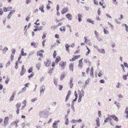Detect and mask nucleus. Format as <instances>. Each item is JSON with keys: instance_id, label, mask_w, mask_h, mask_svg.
Returning <instances> with one entry per match:
<instances>
[{"instance_id": "nucleus-38", "label": "nucleus", "mask_w": 128, "mask_h": 128, "mask_svg": "<svg viewBox=\"0 0 128 128\" xmlns=\"http://www.w3.org/2000/svg\"><path fill=\"white\" fill-rule=\"evenodd\" d=\"M15 12V10H11L10 11V12L9 13V14L11 16L12 15V14H14V12Z\"/></svg>"}, {"instance_id": "nucleus-26", "label": "nucleus", "mask_w": 128, "mask_h": 128, "mask_svg": "<svg viewBox=\"0 0 128 128\" xmlns=\"http://www.w3.org/2000/svg\"><path fill=\"white\" fill-rule=\"evenodd\" d=\"M86 47L87 49L88 50V52L86 54V55L87 56L88 54L90 52V49L88 48L86 46Z\"/></svg>"}, {"instance_id": "nucleus-39", "label": "nucleus", "mask_w": 128, "mask_h": 128, "mask_svg": "<svg viewBox=\"0 0 128 128\" xmlns=\"http://www.w3.org/2000/svg\"><path fill=\"white\" fill-rule=\"evenodd\" d=\"M128 74H127L126 75H123V78L124 80H126L127 79V77L128 76Z\"/></svg>"}, {"instance_id": "nucleus-41", "label": "nucleus", "mask_w": 128, "mask_h": 128, "mask_svg": "<svg viewBox=\"0 0 128 128\" xmlns=\"http://www.w3.org/2000/svg\"><path fill=\"white\" fill-rule=\"evenodd\" d=\"M76 59H77V58L76 57V56H75L71 60L70 59V60L71 61H74Z\"/></svg>"}, {"instance_id": "nucleus-57", "label": "nucleus", "mask_w": 128, "mask_h": 128, "mask_svg": "<svg viewBox=\"0 0 128 128\" xmlns=\"http://www.w3.org/2000/svg\"><path fill=\"white\" fill-rule=\"evenodd\" d=\"M25 125H26V124H25V123L24 122L22 123V128H24V127H25Z\"/></svg>"}, {"instance_id": "nucleus-22", "label": "nucleus", "mask_w": 128, "mask_h": 128, "mask_svg": "<svg viewBox=\"0 0 128 128\" xmlns=\"http://www.w3.org/2000/svg\"><path fill=\"white\" fill-rule=\"evenodd\" d=\"M122 25L123 26H125L126 31L128 33V26L125 24H123Z\"/></svg>"}, {"instance_id": "nucleus-54", "label": "nucleus", "mask_w": 128, "mask_h": 128, "mask_svg": "<svg viewBox=\"0 0 128 128\" xmlns=\"http://www.w3.org/2000/svg\"><path fill=\"white\" fill-rule=\"evenodd\" d=\"M9 78H6L5 81V82L6 84H8V82H9Z\"/></svg>"}, {"instance_id": "nucleus-55", "label": "nucleus", "mask_w": 128, "mask_h": 128, "mask_svg": "<svg viewBox=\"0 0 128 128\" xmlns=\"http://www.w3.org/2000/svg\"><path fill=\"white\" fill-rule=\"evenodd\" d=\"M99 82L101 83H104L105 81L104 80L102 79L100 80Z\"/></svg>"}, {"instance_id": "nucleus-36", "label": "nucleus", "mask_w": 128, "mask_h": 128, "mask_svg": "<svg viewBox=\"0 0 128 128\" xmlns=\"http://www.w3.org/2000/svg\"><path fill=\"white\" fill-rule=\"evenodd\" d=\"M64 74H62L60 76V80H62L63 78L65 76L64 75Z\"/></svg>"}, {"instance_id": "nucleus-50", "label": "nucleus", "mask_w": 128, "mask_h": 128, "mask_svg": "<svg viewBox=\"0 0 128 128\" xmlns=\"http://www.w3.org/2000/svg\"><path fill=\"white\" fill-rule=\"evenodd\" d=\"M56 51H54V54H53V57L54 58H55L56 57Z\"/></svg>"}, {"instance_id": "nucleus-1", "label": "nucleus", "mask_w": 128, "mask_h": 128, "mask_svg": "<svg viewBox=\"0 0 128 128\" xmlns=\"http://www.w3.org/2000/svg\"><path fill=\"white\" fill-rule=\"evenodd\" d=\"M109 116H109V115H108V117L106 118V119L104 120V122H108L109 120H110V121L109 122L110 124L112 126H114V122L111 119Z\"/></svg>"}, {"instance_id": "nucleus-40", "label": "nucleus", "mask_w": 128, "mask_h": 128, "mask_svg": "<svg viewBox=\"0 0 128 128\" xmlns=\"http://www.w3.org/2000/svg\"><path fill=\"white\" fill-rule=\"evenodd\" d=\"M113 2V4L115 5H116L118 4V2H116V0H112Z\"/></svg>"}, {"instance_id": "nucleus-12", "label": "nucleus", "mask_w": 128, "mask_h": 128, "mask_svg": "<svg viewBox=\"0 0 128 128\" xmlns=\"http://www.w3.org/2000/svg\"><path fill=\"white\" fill-rule=\"evenodd\" d=\"M74 64L70 63L69 64V68L70 71L73 72V70Z\"/></svg>"}, {"instance_id": "nucleus-51", "label": "nucleus", "mask_w": 128, "mask_h": 128, "mask_svg": "<svg viewBox=\"0 0 128 128\" xmlns=\"http://www.w3.org/2000/svg\"><path fill=\"white\" fill-rule=\"evenodd\" d=\"M99 3L102 6V8H105V6H103V4L101 2H99Z\"/></svg>"}, {"instance_id": "nucleus-34", "label": "nucleus", "mask_w": 128, "mask_h": 128, "mask_svg": "<svg viewBox=\"0 0 128 128\" xmlns=\"http://www.w3.org/2000/svg\"><path fill=\"white\" fill-rule=\"evenodd\" d=\"M26 88L25 87H24L22 89V90L21 91L20 93L24 92L26 90Z\"/></svg>"}, {"instance_id": "nucleus-48", "label": "nucleus", "mask_w": 128, "mask_h": 128, "mask_svg": "<svg viewBox=\"0 0 128 128\" xmlns=\"http://www.w3.org/2000/svg\"><path fill=\"white\" fill-rule=\"evenodd\" d=\"M12 54H15V52H16V50L15 49H12Z\"/></svg>"}, {"instance_id": "nucleus-3", "label": "nucleus", "mask_w": 128, "mask_h": 128, "mask_svg": "<svg viewBox=\"0 0 128 128\" xmlns=\"http://www.w3.org/2000/svg\"><path fill=\"white\" fill-rule=\"evenodd\" d=\"M60 120H58L56 121H55L54 122L53 124V128H58V124L60 122Z\"/></svg>"}, {"instance_id": "nucleus-8", "label": "nucleus", "mask_w": 128, "mask_h": 128, "mask_svg": "<svg viewBox=\"0 0 128 128\" xmlns=\"http://www.w3.org/2000/svg\"><path fill=\"white\" fill-rule=\"evenodd\" d=\"M44 64L46 66H48L50 64V60H47L46 61H44Z\"/></svg>"}, {"instance_id": "nucleus-31", "label": "nucleus", "mask_w": 128, "mask_h": 128, "mask_svg": "<svg viewBox=\"0 0 128 128\" xmlns=\"http://www.w3.org/2000/svg\"><path fill=\"white\" fill-rule=\"evenodd\" d=\"M54 82L55 85L56 86L57 85V79H54Z\"/></svg>"}, {"instance_id": "nucleus-61", "label": "nucleus", "mask_w": 128, "mask_h": 128, "mask_svg": "<svg viewBox=\"0 0 128 128\" xmlns=\"http://www.w3.org/2000/svg\"><path fill=\"white\" fill-rule=\"evenodd\" d=\"M96 123H99V119L98 118H96Z\"/></svg>"}, {"instance_id": "nucleus-64", "label": "nucleus", "mask_w": 128, "mask_h": 128, "mask_svg": "<svg viewBox=\"0 0 128 128\" xmlns=\"http://www.w3.org/2000/svg\"><path fill=\"white\" fill-rule=\"evenodd\" d=\"M121 127L122 126H118V125H116L115 126V128H121Z\"/></svg>"}, {"instance_id": "nucleus-42", "label": "nucleus", "mask_w": 128, "mask_h": 128, "mask_svg": "<svg viewBox=\"0 0 128 128\" xmlns=\"http://www.w3.org/2000/svg\"><path fill=\"white\" fill-rule=\"evenodd\" d=\"M32 71V68H30L28 70V72L29 73L31 72Z\"/></svg>"}, {"instance_id": "nucleus-5", "label": "nucleus", "mask_w": 128, "mask_h": 128, "mask_svg": "<svg viewBox=\"0 0 128 128\" xmlns=\"http://www.w3.org/2000/svg\"><path fill=\"white\" fill-rule=\"evenodd\" d=\"M24 65L22 66V70L20 73L21 76L23 75L26 72V70L25 68H24Z\"/></svg>"}, {"instance_id": "nucleus-30", "label": "nucleus", "mask_w": 128, "mask_h": 128, "mask_svg": "<svg viewBox=\"0 0 128 128\" xmlns=\"http://www.w3.org/2000/svg\"><path fill=\"white\" fill-rule=\"evenodd\" d=\"M84 62L86 63H88V64H90L91 63V62L88 60V59H87L85 60Z\"/></svg>"}, {"instance_id": "nucleus-56", "label": "nucleus", "mask_w": 128, "mask_h": 128, "mask_svg": "<svg viewBox=\"0 0 128 128\" xmlns=\"http://www.w3.org/2000/svg\"><path fill=\"white\" fill-rule=\"evenodd\" d=\"M124 65L125 67L128 68V64L127 63L124 62Z\"/></svg>"}, {"instance_id": "nucleus-10", "label": "nucleus", "mask_w": 128, "mask_h": 128, "mask_svg": "<svg viewBox=\"0 0 128 128\" xmlns=\"http://www.w3.org/2000/svg\"><path fill=\"white\" fill-rule=\"evenodd\" d=\"M66 64V62H63L62 64H61L60 63L59 64V65L61 66L62 67L61 68L62 70H64L65 68V66Z\"/></svg>"}, {"instance_id": "nucleus-37", "label": "nucleus", "mask_w": 128, "mask_h": 128, "mask_svg": "<svg viewBox=\"0 0 128 128\" xmlns=\"http://www.w3.org/2000/svg\"><path fill=\"white\" fill-rule=\"evenodd\" d=\"M40 52H37V55L38 56V55L40 56L41 57H42L43 56L42 54V53H40L39 54Z\"/></svg>"}, {"instance_id": "nucleus-15", "label": "nucleus", "mask_w": 128, "mask_h": 128, "mask_svg": "<svg viewBox=\"0 0 128 128\" xmlns=\"http://www.w3.org/2000/svg\"><path fill=\"white\" fill-rule=\"evenodd\" d=\"M31 46H33L34 48H36L38 46V44L37 43H34L33 42L31 43Z\"/></svg>"}, {"instance_id": "nucleus-6", "label": "nucleus", "mask_w": 128, "mask_h": 128, "mask_svg": "<svg viewBox=\"0 0 128 128\" xmlns=\"http://www.w3.org/2000/svg\"><path fill=\"white\" fill-rule=\"evenodd\" d=\"M8 117H6L4 120V126L8 124Z\"/></svg>"}, {"instance_id": "nucleus-58", "label": "nucleus", "mask_w": 128, "mask_h": 128, "mask_svg": "<svg viewBox=\"0 0 128 128\" xmlns=\"http://www.w3.org/2000/svg\"><path fill=\"white\" fill-rule=\"evenodd\" d=\"M98 116L100 117H101V112L100 111H98Z\"/></svg>"}, {"instance_id": "nucleus-43", "label": "nucleus", "mask_w": 128, "mask_h": 128, "mask_svg": "<svg viewBox=\"0 0 128 128\" xmlns=\"http://www.w3.org/2000/svg\"><path fill=\"white\" fill-rule=\"evenodd\" d=\"M31 2V0H26V4H28Z\"/></svg>"}, {"instance_id": "nucleus-49", "label": "nucleus", "mask_w": 128, "mask_h": 128, "mask_svg": "<svg viewBox=\"0 0 128 128\" xmlns=\"http://www.w3.org/2000/svg\"><path fill=\"white\" fill-rule=\"evenodd\" d=\"M43 28L42 26L41 27L39 26L38 27V28H37V29H38V30L39 31L42 30V28Z\"/></svg>"}, {"instance_id": "nucleus-46", "label": "nucleus", "mask_w": 128, "mask_h": 128, "mask_svg": "<svg viewBox=\"0 0 128 128\" xmlns=\"http://www.w3.org/2000/svg\"><path fill=\"white\" fill-rule=\"evenodd\" d=\"M97 12H98V15L99 16H100V8H98V10Z\"/></svg>"}, {"instance_id": "nucleus-4", "label": "nucleus", "mask_w": 128, "mask_h": 128, "mask_svg": "<svg viewBox=\"0 0 128 128\" xmlns=\"http://www.w3.org/2000/svg\"><path fill=\"white\" fill-rule=\"evenodd\" d=\"M45 90V86L44 85H43L40 88V94L41 95V94H44Z\"/></svg>"}, {"instance_id": "nucleus-60", "label": "nucleus", "mask_w": 128, "mask_h": 128, "mask_svg": "<svg viewBox=\"0 0 128 128\" xmlns=\"http://www.w3.org/2000/svg\"><path fill=\"white\" fill-rule=\"evenodd\" d=\"M76 122V120L73 119V120H71L70 122L72 123H75Z\"/></svg>"}, {"instance_id": "nucleus-20", "label": "nucleus", "mask_w": 128, "mask_h": 128, "mask_svg": "<svg viewBox=\"0 0 128 128\" xmlns=\"http://www.w3.org/2000/svg\"><path fill=\"white\" fill-rule=\"evenodd\" d=\"M60 60L61 59L60 56H57L56 60L55 62L56 63H58Z\"/></svg>"}, {"instance_id": "nucleus-59", "label": "nucleus", "mask_w": 128, "mask_h": 128, "mask_svg": "<svg viewBox=\"0 0 128 128\" xmlns=\"http://www.w3.org/2000/svg\"><path fill=\"white\" fill-rule=\"evenodd\" d=\"M3 13V12L1 8H0V15H2Z\"/></svg>"}, {"instance_id": "nucleus-28", "label": "nucleus", "mask_w": 128, "mask_h": 128, "mask_svg": "<svg viewBox=\"0 0 128 128\" xmlns=\"http://www.w3.org/2000/svg\"><path fill=\"white\" fill-rule=\"evenodd\" d=\"M21 104L20 103H18L16 105V106L17 108L19 109L20 107V106Z\"/></svg>"}, {"instance_id": "nucleus-21", "label": "nucleus", "mask_w": 128, "mask_h": 128, "mask_svg": "<svg viewBox=\"0 0 128 128\" xmlns=\"http://www.w3.org/2000/svg\"><path fill=\"white\" fill-rule=\"evenodd\" d=\"M21 54V55H22V56H26L27 55L26 53H24L23 48H22V49Z\"/></svg>"}, {"instance_id": "nucleus-19", "label": "nucleus", "mask_w": 128, "mask_h": 128, "mask_svg": "<svg viewBox=\"0 0 128 128\" xmlns=\"http://www.w3.org/2000/svg\"><path fill=\"white\" fill-rule=\"evenodd\" d=\"M110 44H111V46L112 48H114L115 46V42H114L113 41H111L110 42Z\"/></svg>"}, {"instance_id": "nucleus-25", "label": "nucleus", "mask_w": 128, "mask_h": 128, "mask_svg": "<svg viewBox=\"0 0 128 128\" xmlns=\"http://www.w3.org/2000/svg\"><path fill=\"white\" fill-rule=\"evenodd\" d=\"M41 66V64L40 63H38L36 65V67L37 68L38 70H40V68Z\"/></svg>"}, {"instance_id": "nucleus-27", "label": "nucleus", "mask_w": 128, "mask_h": 128, "mask_svg": "<svg viewBox=\"0 0 128 128\" xmlns=\"http://www.w3.org/2000/svg\"><path fill=\"white\" fill-rule=\"evenodd\" d=\"M18 121L17 120L15 121H14L12 122L11 124H10L11 126H13L16 123H18Z\"/></svg>"}, {"instance_id": "nucleus-53", "label": "nucleus", "mask_w": 128, "mask_h": 128, "mask_svg": "<svg viewBox=\"0 0 128 128\" xmlns=\"http://www.w3.org/2000/svg\"><path fill=\"white\" fill-rule=\"evenodd\" d=\"M3 10L4 12H7L8 11L7 8L5 7H4L3 8Z\"/></svg>"}, {"instance_id": "nucleus-33", "label": "nucleus", "mask_w": 128, "mask_h": 128, "mask_svg": "<svg viewBox=\"0 0 128 128\" xmlns=\"http://www.w3.org/2000/svg\"><path fill=\"white\" fill-rule=\"evenodd\" d=\"M18 61H16V62L15 64L16 65L15 66V68L16 69H17L18 68Z\"/></svg>"}, {"instance_id": "nucleus-14", "label": "nucleus", "mask_w": 128, "mask_h": 128, "mask_svg": "<svg viewBox=\"0 0 128 128\" xmlns=\"http://www.w3.org/2000/svg\"><path fill=\"white\" fill-rule=\"evenodd\" d=\"M68 116H66L65 118V124L66 125H68L69 124V121L68 120Z\"/></svg>"}, {"instance_id": "nucleus-45", "label": "nucleus", "mask_w": 128, "mask_h": 128, "mask_svg": "<svg viewBox=\"0 0 128 128\" xmlns=\"http://www.w3.org/2000/svg\"><path fill=\"white\" fill-rule=\"evenodd\" d=\"M104 34H108V31L106 30L104 28Z\"/></svg>"}, {"instance_id": "nucleus-63", "label": "nucleus", "mask_w": 128, "mask_h": 128, "mask_svg": "<svg viewBox=\"0 0 128 128\" xmlns=\"http://www.w3.org/2000/svg\"><path fill=\"white\" fill-rule=\"evenodd\" d=\"M37 100V98H34L33 99H32L31 100L32 102H34V101L36 100Z\"/></svg>"}, {"instance_id": "nucleus-13", "label": "nucleus", "mask_w": 128, "mask_h": 128, "mask_svg": "<svg viewBox=\"0 0 128 128\" xmlns=\"http://www.w3.org/2000/svg\"><path fill=\"white\" fill-rule=\"evenodd\" d=\"M78 20L79 22H80L82 20L81 18L82 17V16L81 14L79 13L78 14Z\"/></svg>"}, {"instance_id": "nucleus-17", "label": "nucleus", "mask_w": 128, "mask_h": 128, "mask_svg": "<svg viewBox=\"0 0 128 128\" xmlns=\"http://www.w3.org/2000/svg\"><path fill=\"white\" fill-rule=\"evenodd\" d=\"M114 104L116 105L118 109H119L120 108V105L119 102L115 101L114 102Z\"/></svg>"}, {"instance_id": "nucleus-29", "label": "nucleus", "mask_w": 128, "mask_h": 128, "mask_svg": "<svg viewBox=\"0 0 128 128\" xmlns=\"http://www.w3.org/2000/svg\"><path fill=\"white\" fill-rule=\"evenodd\" d=\"M87 21L91 23L92 24H94V22L91 20L89 18H88L87 19Z\"/></svg>"}, {"instance_id": "nucleus-9", "label": "nucleus", "mask_w": 128, "mask_h": 128, "mask_svg": "<svg viewBox=\"0 0 128 128\" xmlns=\"http://www.w3.org/2000/svg\"><path fill=\"white\" fill-rule=\"evenodd\" d=\"M68 11V8L67 7L63 8L62 11L61 13L64 14Z\"/></svg>"}, {"instance_id": "nucleus-2", "label": "nucleus", "mask_w": 128, "mask_h": 128, "mask_svg": "<svg viewBox=\"0 0 128 128\" xmlns=\"http://www.w3.org/2000/svg\"><path fill=\"white\" fill-rule=\"evenodd\" d=\"M39 116L40 118H45L47 117L46 114L43 111H40V112Z\"/></svg>"}, {"instance_id": "nucleus-16", "label": "nucleus", "mask_w": 128, "mask_h": 128, "mask_svg": "<svg viewBox=\"0 0 128 128\" xmlns=\"http://www.w3.org/2000/svg\"><path fill=\"white\" fill-rule=\"evenodd\" d=\"M70 47V46L68 44H66L65 45V47L66 48V50L68 52H69L70 50L69 49V48Z\"/></svg>"}, {"instance_id": "nucleus-23", "label": "nucleus", "mask_w": 128, "mask_h": 128, "mask_svg": "<svg viewBox=\"0 0 128 128\" xmlns=\"http://www.w3.org/2000/svg\"><path fill=\"white\" fill-rule=\"evenodd\" d=\"M65 27L63 26L60 28V30L62 32H64L65 31Z\"/></svg>"}, {"instance_id": "nucleus-62", "label": "nucleus", "mask_w": 128, "mask_h": 128, "mask_svg": "<svg viewBox=\"0 0 128 128\" xmlns=\"http://www.w3.org/2000/svg\"><path fill=\"white\" fill-rule=\"evenodd\" d=\"M14 54H12L11 56V59L12 60L14 59Z\"/></svg>"}, {"instance_id": "nucleus-7", "label": "nucleus", "mask_w": 128, "mask_h": 128, "mask_svg": "<svg viewBox=\"0 0 128 128\" xmlns=\"http://www.w3.org/2000/svg\"><path fill=\"white\" fill-rule=\"evenodd\" d=\"M111 118L112 119H113L116 122H118V118L114 114L112 115L111 116H110Z\"/></svg>"}, {"instance_id": "nucleus-11", "label": "nucleus", "mask_w": 128, "mask_h": 128, "mask_svg": "<svg viewBox=\"0 0 128 128\" xmlns=\"http://www.w3.org/2000/svg\"><path fill=\"white\" fill-rule=\"evenodd\" d=\"M66 16L69 20H72V15L71 14H68L66 15Z\"/></svg>"}, {"instance_id": "nucleus-47", "label": "nucleus", "mask_w": 128, "mask_h": 128, "mask_svg": "<svg viewBox=\"0 0 128 128\" xmlns=\"http://www.w3.org/2000/svg\"><path fill=\"white\" fill-rule=\"evenodd\" d=\"M57 27V26H52L51 28H52V30H55Z\"/></svg>"}, {"instance_id": "nucleus-18", "label": "nucleus", "mask_w": 128, "mask_h": 128, "mask_svg": "<svg viewBox=\"0 0 128 128\" xmlns=\"http://www.w3.org/2000/svg\"><path fill=\"white\" fill-rule=\"evenodd\" d=\"M98 52L102 54H104L105 53L104 50L103 49H98Z\"/></svg>"}, {"instance_id": "nucleus-52", "label": "nucleus", "mask_w": 128, "mask_h": 128, "mask_svg": "<svg viewBox=\"0 0 128 128\" xmlns=\"http://www.w3.org/2000/svg\"><path fill=\"white\" fill-rule=\"evenodd\" d=\"M69 97H70V96L69 95V94H68L66 98V101L68 100V98H69Z\"/></svg>"}, {"instance_id": "nucleus-32", "label": "nucleus", "mask_w": 128, "mask_h": 128, "mask_svg": "<svg viewBox=\"0 0 128 128\" xmlns=\"http://www.w3.org/2000/svg\"><path fill=\"white\" fill-rule=\"evenodd\" d=\"M44 7L43 6H42L41 7H40L39 8V9L40 10H41L42 12H44V10L43 9Z\"/></svg>"}, {"instance_id": "nucleus-35", "label": "nucleus", "mask_w": 128, "mask_h": 128, "mask_svg": "<svg viewBox=\"0 0 128 128\" xmlns=\"http://www.w3.org/2000/svg\"><path fill=\"white\" fill-rule=\"evenodd\" d=\"M82 64L83 63H82V64H79L78 65V67L79 68H80L81 69H82V66H83Z\"/></svg>"}, {"instance_id": "nucleus-24", "label": "nucleus", "mask_w": 128, "mask_h": 128, "mask_svg": "<svg viewBox=\"0 0 128 128\" xmlns=\"http://www.w3.org/2000/svg\"><path fill=\"white\" fill-rule=\"evenodd\" d=\"M94 33L96 36V38L98 40L99 38L98 37V33L96 30L94 31Z\"/></svg>"}, {"instance_id": "nucleus-44", "label": "nucleus", "mask_w": 128, "mask_h": 128, "mask_svg": "<svg viewBox=\"0 0 128 128\" xmlns=\"http://www.w3.org/2000/svg\"><path fill=\"white\" fill-rule=\"evenodd\" d=\"M14 98V96H11L10 98L9 99V100L10 101H12L13 100Z\"/></svg>"}]
</instances>
